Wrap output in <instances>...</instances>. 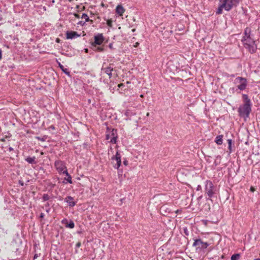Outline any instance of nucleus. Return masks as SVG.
I'll list each match as a JSON object with an SVG mask.
<instances>
[{"label": "nucleus", "instance_id": "f257e3e1", "mask_svg": "<svg viewBox=\"0 0 260 260\" xmlns=\"http://www.w3.org/2000/svg\"><path fill=\"white\" fill-rule=\"evenodd\" d=\"M241 41L244 48L250 53L252 54L256 52L257 45L252 37L251 29L250 27H247L245 28Z\"/></svg>", "mask_w": 260, "mask_h": 260}, {"label": "nucleus", "instance_id": "f03ea898", "mask_svg": "<svg viewBox=\"0 0 260 260\" xmlns=\"http://www.w3.org/2000/svg\"><path fill=\"white\" fill-rule=\"evenodd\" d=\"M242 98L244 104L238 108V112L239 115L241 117H243L246 120L249 117V114L251 111V103L250 100L248 98L247 94H243Z\"/></svg>", "mask_w": 260, "mask_h": 260}, {"label": "nucleus", "instance_id": "7ed1b4c3", "mask_svg": "<svg viewBox=\"0 0 260 260\" xmlns=\"http://www.w3.org/2000/svg\"><path fill=\"white\" fill-rule=\"evenodd\" d=\"M241 0H219V2L225 7V10L230 11L233 8L236 7Z\"/></svg>", "mask_w": 260, "mask_h": 260}, {"label": "nucleus", "instance_id": "20e7f679", "mask_svg": "<svg viewBox=\"0 0 260 260\" xmlns=\"http://www.w3.org/2000/svg\"><path fill=\"white\" fill-rule=\"evenodd\" d=\"M234 83L237 85V88L240 91L244 90L247 86V80L245 78L238 77L235 78Z\"/></svg>", "mask_w": 260, "mask_h": 260}, {"label": "nucleus", "instance_id": "39448f33", "mask_svg": "<svg viewBox=\"0 0 260 260\" xmlns=\"http://www.w3.org/2000/svg\"><path fill=\"white\" fill-rule=\"evenodd\" d=\"M54 167L57 172L61 174L67 173L68 172L66 163L62 160H57L54 162Z\"/></svg>", "mask_w": 260, "mask_h": 260}, {"label": "nucleus", "instance_id": "423d86ee", "mask_svg": "<svg viewBox=\"0 0 260 260\" xmlns=\"http://www.w3.org/2000/svg\"><path fill=\"white\" fill-rule=\"evenodd\" d=\"M205 191L209 198L213 197L215 194V191L214 190V185L211 181H206Z\"/></svg>", "mask_w": 260, "mask_h": 260}, {"label": "nucleus", "instance_id": "0eeeda50", "mask_svg": "<svg viewBox=\"0 0 260 260\" xmlns=\"http://www.w3.org/2000/svg\"><path fill=\"white\" fill-rule=\"evenodd\" d=\"M209 245L208 243L203 242L201 239H194V242L192 244L193 247H196L197 249H206Z\"/></svg>", "mask_w": 260, "mask_h": 260}, {"label": "nucleus", "instance_id": "6e6552de", "mask_svg": "<svg viewBox=\"0 0 260 260\" xmlns=\"http://www.w3.org/2000/svg\"><path fill=\"white\" fill-rule=\"evenodd\" d=\"M104 41V38L102 34H98L94 36V42H92V47H96V46L101 45Z\"/></svg>", "mask_w": 260, "mask_h": 260}, {"label": "nucleus", "instance_id": "1a4fd4ad", "mask_svg": "<svg viewBox=\"0 0 260 260\" xmlns=\"http://www.w3.org/2000/svg\"><path fill=\"white\" fill-rule=\"evenodd\" d=\"M113 161L115 160L116 163L113 164V167L118 169L121 165V155L117 151L116 154L111 158Z\"/></svg>", "mask_w": 260, "mask_h": 260}, {"label": "nucleus", "instance_id": "9d476101", "mask_svg": "<svg viewBox=\"0 0 260 260\" xmlns=\"http://www.w3.org/2000/svg\"><path fill=\"white\" fill-rule=\"evenodd\" d=\"M66 35L67 39H73L80 37V34L74 31H67Z\"/></svg>", "mask_w": 260, "mask_h": 260}, {"label": "nucleus", "instance_id": "9b49d317", "mask_svg": "<svg viewBox=\"0 0 260 260\" xmlns=\"http://www.w3.org/2000/svg\"><path fill=\"white\" fill-rule=\"evenodd\" d=\"M102 71L107 74L110 79L112 77V72L113 71V68L111 66V64L106 68H104L103 67L102 68Z\"/></svg>", "mask_w": 260, "mask_h": 260}, {"label": "nucleus", "instance_id": "f8f14e48", "mask_svg": "<svg viewBox=\"0 0 260 260\" xmlns=\"http://www.w3.org/2000/svg\"><path fill=\"white\" fill-rule=\"evenodd\" d=\"M65 202L68 203V205L70 207H74L75 206L76 203L74 201V199L71 196H68L64 199Z\"/></svg>", "mask_w": 260, "mask_h": 260}, {"label": "nucleus", "instance_id": "ddd939ff", "mask_svg": "<svg viewBox=\"0 0 260 260\" xmlns=\"http://www.w3.org/2000/svg\"><path fill=\"white\" fill-rule=\"evenodd\" d=\"M61 222L64 224H66V227L70 228V229H73L75 226V224L74 222L72 220H70V222L68 223V220L67 219H63Z\"/></svg>", "mask_w": 260, "mask_h": 260}, {"label": "nucleus", "instance_id": "4468645a", "mask_svg": "<svg viewBox=\"0 0 260 260\" xmlns=\"http://www.w3.org/2000/svg\"><path fill=\"white\" fill-rule=\"evenodd\" d=\"M64 174L66 175V176L67 177V178H64V180L62 181V183L66 184L67 182H68L70 184H72L73 183L72 178L71 176L69 174L68 172L64 173Z\"/></svg>", "mask_w": 260, "mask_h": 260}, {"label": "nucleus", "instance_id": "2eb2a0df", "mask_svg": "<svg viewBox=\"0 0 260 260\" xmlns=\"http://www.w3.org/2000/svg\"><path fill=\"white\" fill-rule=\"evenodd\" d=\"M116 13L120 16H122L125 10L121 5H118L116 8Z\"/></svg>", "mask_w": 260, "mask_h": 260}, {"label": "nucleus", "instance_id": "dca6fc26", "mask_svg": "<svg viewBox=\"0 0 260 260\" xmlns=\"http://www.w3.org/2000/svg\"><path fill=\"white\" fill-rule=\"evenodd\" d=\"M223 135H218L216 137L215 142L217 145H221L222 143Z\"/></svg>", "mask_w": 260, "mask_h": 260}, {"label": "nucleus", "instance_id": "f3484780", "mask_svg": "<svg viewBox=\"0 0 260 260\" xmlns=\"http://www.w3.org/2000/svg\"><path fill=\"white\" fill-rule=\"evenodd\" d=\"M81 18L82 19H85V22H90L91 24H92L93 23V20L90 19L88 16L87 15V14H86L85 13H83Z\"/></svg>", "mask_w": 260, "mask_h": 260}, {"label": "nucleus", "instance_id": "a211bd4d", "mask_svg": "<svg viewBox=\"0 0 260 260\" xmlns=\"http://www.w3.org/2000/svg\"><path fill=\"white\" fill-rule=\"evenodd\" d=\"M35 159H36V157L35 156L27 157L26 158H25V160L29 164H36Z\"/></svg>", "mask_w": 260, "mask_h": 260}, {"label": "nucleus", "instance_id": "6ab92c4d", "mask_svg": "<svg viewBox=\"0 0 260 260\" xmlns=\"http://www.w3.org/2000/svg\"><path fill=\"white\" fill-rule=\"evenodd\" d=\"M223 9L225 10V7L223 6V4L219 3L218 8L216 11V14H221L222 13Z\"/></svg>", "mask_w": 260, "mask_h": 260}, {"label": "nucleus", "instance_id": "aec40b11", "mask_svg": "<svg viewBox=\"0 0 260 260\" xmlns=\"http://www.w3.org/2000/svg\"><path fill=\"white\" fill-rule=\"evenodd\" d=\"M58 65L63 73H64L66 75L70 76V72L67 69L64 68V67L60 62L58 63Z\"/></svg>", "mask_w": 260, "mask_h": 260}, {"label": "nucleus", "instance_id": "412c9836", "mask_svg": "<svg viewBox=\"0 0 260 260\" xmlns=\"http://www.w3.org/2000/svg\"><path fill=\"white\" fill-rule=\"evenodd\" d=\"M93 49L98 52H103L104 51V48L103 47L96 46V47H92Z\"/></svg>", "mask_w": 260, "mask_h": 260}, {"label": "nucleus", "instance_id": "4be33fe9", "mask_svg": "<svg viewBox=\"0 0 260 260\" xmlns=\"http://www.w3.org/2000/svg\"><path fill=\"white\" fill-rule=\"evenodd\" d=\"M240 257V255L239 253L234 254L231 256V260H238Z\"/></svg>", "mask_w": 260, "mask_h": 260}, {"label": "nucleus", "instance_id": "5701e85b", "mask_svg": "<svg viewBox=\"0 0 260 260\" xmlns=\"http://www.w3.org/2000/svg\"><path fill=\"white\" fill-rule=\"evenodd\" d=\"M42 199L43 201L44 202L48 201L50 199V197L48 194L45 193L43 194Z\"/></svg>", "mask_w": 260, "mask_h": 260}, {"label": "nucleus", "instance_id": "b1692460", "mask_svg": "<svg viewBox=\"0 0 260 260\" xmlns=\"http://www.w3.org/2000/svg\"><path fill=\"white\" fill-rule=\"evenodd\" d=\"M117 138V136H113L111 137L110 142L113 144H115L116 143Z\"/></svg>", "mask_w": 260, "mask_h": 260}, {"label": "nucleus", "instance_id": "393cba45", "mask_svg": "<svg viewBox=\"0 0 260 260\" xmlns=\"http://www.w3.org/2000/svg\"><path fill=\"white\" fill-rule=\"evenodd\" d=\"M107 24L109 27L112 26V20L111 19H108L107 20Z\"/></svg>", "mask_w": 260, "mask_h": 260}, {"label": "nucleus", "instance_id": "a878e982", "mask_svg": "<svg viewBox=\"0 0 260 260\" xmlns=\"http://www.w3.org/2000/svg\"><path fill=\"white\" fill-rule=\"evenodd\" d=\"M116 131L113 129L112 132H111V136L112 137H113V136H117V135L116 134Z\"/></svg>", "mask_w": 260, "mask_h": 260}, {"label": "nucleus", "instance_id": "bb28decb", "mask_svg": "<svg viewBox=\"0 0 260 260\" xmlns=\"http://www.w3.org/2000/svg\"><path fill=\"white\" fill-rule=\"evenodd\" d=\"M85 23V21H80L78 23V24H79L80 25H84Z\"/></svg>", "mask_w": 260, "mask_h": 260}, {"label": "nucleus", "instance_id": "cd10ccee", "mask_svg": "<svg viewBox=\"0 0 260 260\" xmlns=\"http://www.w3.org/2000/svg\"><path fill=\"white\" fill-rule=\"evenodd\" d=\"M81 245V242H78L76 244V247L77 248H79Z\"/></svg>", "mask_w": 260, "mask_h": 260}, {"label": "nucleus", "instance_id": "c85d7f7f", "mask_svg": "<svg viewBox=\"0 0 260 260\" xmlns=\"http://www.w3.org/2000/svg\"><path fill=\"white\" fill-rule=\"evenodd\" d=\"M202 189V187L200 185H198L197 187V190L199 191Z\"/></svg>", "mask_w": 260, "mask_h": 260}, {"label": "nucleus", "instance_id": "c756f323", "mask_svg": "<svg viewBox=\"0 0 260 260\" xmlns=\"http://www.w3.org/2000/svg\"><path fill=\"white\" fill-rule=\"evenodd\" d=\"M228 145H232V140L231 139L228 140Z\"/></svg>", "mask_w": 260, "mask_h": 260}, {"label": "nucleus", "instance_id": "7c9ffc66", "mask_svg": "<svg viewBox=\"0 0 260 260\" xmlns=\"http://www.w3.org/2000/svg\"><path fill=\"white\" fill-rule=\"evenodd\" d=\"M228 149L229 150V153L232 152V145H228Z\"/></svg>", "mask_w": 260, "mask_h": 260}, {"label": "nucleus", "instance_id": "2f4dec72", "mask_svg": "<svg viewBox=\"0 0 260 260\" xmlns=\"http://www.w3.org/2000/svg\"><path fill=\"white\" fill-rule=\"evenodd\" d=\"M184 233L186 235H188V230L187 229H184Z\"/></svg>", "mask_w": 260, "mask_h": 260}, {"label": "nucleus", "instance_id": "473e14b6", "mask_svg": "<svg viewBox=\"0 0 260 260\" xmlns=\"http://www.w3.org/2000/svg\"><path fill=\"white\" fill-rule=\"evenodd\" d=\"M44 216H45L44 214L43 213H41L40 215V218L42 219L44 217Z\"/></svg>", "mask_w": 260, "mask_h": 260}, {"label": "nucleus", "instance_id": "72a5a7b5", "mask_svg": "<svg viewBox=\"0 0 260 260\" xmlns=\"http://www.w3.org/2000/svg\"><path fill=\"white\" fill-rule=\"evenodd\" d=\"M2 50L0 49V60L2 59Z\"/></svg>", "mask_w": 260, "mask_h": 260}, {"label": "nucleus", "instance_id": "f704fd0d", "mask_svg": "<svg viewBox=\"0 0 260 260\" xmlns=\"http://www.w3.org/2000/svg\"><path fill=\"white\" fill-rule=\"evenodd\" d=\"M123 164H124V165L125 166H127V164H128V162H127V160H124V161H123Z\"/></svg>", "mask_w": 260, "mask_h": 260}, {"label": "nucleus", "instance_id": "c9c22d12", "mask_svg": "<svg viewBox=\"0 0 260 260\" xmlns=\"http://www.w3.org/2000/svg\"><path fill=\"white\" fill-rule=\"evenodd\" d=\"M13 150H14V149H13V148L12 147H9V151H13Z\"/></svg>", "mask_w": 260, "mask_h": 260}, {"label": "nucleus", "instance_id": "e433bc0d", "mask_svg": "<svg viewBox=\"0 0 260 260\" xmlns=\"http://www.w3.org/2000/svg\"><path fill=\"white\" fill-rule=\"evenodd\" d=\"M110 139V135H106V139L109 140Z\"/></svg>", "mask_w": 260, "mask_h": 260}, {"label": "nucleus", "instance_id": "4c0bfd02", "mask_svg": "<svg viewBox=\"0 0 260 260\" xmlns=\"http://www.w3.org/2000/svg\"><path fill=\"white\" fill-rule=\"evenodd\" d=\"M109 48H110L112 49V47H113V45H112V44H110L109 45Z\"/></svg>", "mask_w": 260, "mask_h": 260}, {"label": "nucleus", "instance_id": "58836bf2", "mask_svg": "<svg viewBox=\"0 0 260 260\" xmlns=\"http://www.w3.org/2000/svg\"><path fill=\"white\" fill-rule=\"evenodd\" d=\"M75 17H77V18H80L79 15L78 14H75Z\"/></svg>", "mask_w": 260, "mask_h": 260}, {"label": "nucleus", "instance_id": "ea45409f", "mask_svg": "<svg viewBox=\"0 0 260 260\" xmlns=\"http://www.w3.org/2000/svg\"><path fill=\"white\" fill-rule=\"evenodd\" d=\"M122 86H123V84H122V83H121V84H118V86L119 87H122Z\"/></svg>", "mask_w": 260, "mask_h": 260}, {"label": "nucleus", "instance_id": "a19ab883", "mask_svg": "<svg viewBox=\"0 0 260 260\" xmlns=\"http://www.w3.org/2000/svg\"><path fill=\"white\" fill-rule=\"evenodd\" d=\"M47 213H49L50 212V208H48L46 210Z\"/></svg>", "mask_w": 260, "mask_h": 260}, {"label": "nucleus", "instance_id": "79ce46f5", "mask_svg": "<svg viewBox=\"0 0 260 260\" xmlns=\"http://www.w3.org/2000/svg\"><path fill=\"white\" fill-rule=\"evenodd\" d=\"M49 203H47L46 204H45V207H49Z\"/></svg>", "mask_w": 260, "mask_h": 260}, {"label": "nucleus", "instance_id": "37998d69", "mask_svg": "<svg viewBox=\"0 0 260 260\" xmlns=\"http://www.w3.org/2000/svg\"><path fill=\"white\" fill-rule=\"evenodd\" d=\"M50 128H52V129H54V128H54V126H53V125H51V126H50Z\"/></svg>", "mask_w": 260, "mask_h": 260}, {"label": "nucleus", "instance_id": "c03bdc74", "mask_svg": "<svg viewBox=\"0 0 260 260\" xmlns=\"http://www.w3.org/2000/svg\"><path fill=\"white\" fill-rule=\"evenodd\" d=\"M231 77H235V75L234 74H232L230 76Z\"/></svg>", "mask_w": 260, "mask_h": 260}, {"label": "nucleus", "instance_id": "a18cd8bd", "mask_svg": "<svg viewBox=\"0 0 260 260\" xmlns=\"http://www.w3.org/2000/svg\"><path fill=\"white\" fill-rule=\"evenodd\" d=\"M251 190L252 191H254V189H253L252 187H251Z\"/></svg>", "mask_w": 260, "mask_h": 260}, {"label": "nucleus", "instance_id": "49530a36", "mask_svg": "<svg viewBox=\"0 0 260 260\" xmlns=\"http://www.w3.org/2000/svg\"><path fill=\"white\" fill-rule=\"evenodd\" d=\"M59 39H57L56 42H59Z\"/></svg>", "mask_w": 260, "mask_h": 260}, {"label": "nucleus", "instance_id": "de8ad7c7", "mask_svg": "<svg viewBox=\"0 0 260 260\" xmlns=\"http://www.w3.org/2000/svg\"><path fill=\"white\" fill-rule=\"evenodd\" d=\"M224 255H222L221 256V258H224Z\"/></svg>", "mask_w": 260, "mask_h": 260}, {"label": "nucleus", "instance_id": "09e8293b", "mask_svg": "<svg viewBox=\"0 0 260 260\" xmlns=\"http://www.w3.org/2000/svg\"><path fill=\"white\" fill-rule=\"evenodd\" d=\"M87 51H88V49H85V51L87 52Z\"/></svg>", "mask_w": 260, "mask_h": 260}, {"label": "nucleus", "instance_id": "8fccbe9b", "mask_svg": "<svg viewBox=\"0 0 260 260\" xmlns=\"http://www.w3.org/2000/svg\"><path fill=\"white\" fill-rule=\"evenodd\" d=\"M218 157L220 158V156L219 155H218L217 158H218Z\"/></svg>", "mask_w": 260, "mask_h": 260}, {"label": "nucleus", "instance_id": "3c124183", "mask_svg": "<svg viewBox=\"0 0 260 260\" xmlns=\"http://www.w3.org/2000/svg\"><path fill=\"white\" fill-rule=\"evenodd\" d=\"M254 260H260V258H257V259H255Z\"/></svg>", "mask_w": 260, "mask_h": 260}]
</instances>
